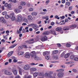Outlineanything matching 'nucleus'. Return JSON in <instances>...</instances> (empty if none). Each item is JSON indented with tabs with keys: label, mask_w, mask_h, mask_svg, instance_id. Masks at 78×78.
Returning <instances> with one entry per match:
<instances>
[{
	"label": "nucleus",
	"mask_w": 78,
	"mask_h": 78,
	"mask_svg": "<svg viewBox=\"0 0 78 78\" xmlns=\"http://www.w3.org/2000/svg\"><path fill=\"white\" fill-rule=\"evenodd\" d=\"M70 58V59H74V58H75V56H74L73 55H72L71 56Z\"/></svg>",
	"instance_id": "nucleus-44"
},
{
	"label": "nucleus",
	"mask_w": 78,
	"mask_h": 78,
	"mask_svg": "<svg viewBox=\"0 0 78 78\" xmlns=\"http://www.w3.org/2000/svg\"><path fill=\"white\" fill-rule=\"evenodd\" d=\"M13 52H14L13 51H11L9 52L7 55L8 58H9L10 56H11V55L13 54Z\"/></svg>",
	"instance_id": "nucleus-16"
},
{
	"label": "nucleus",
	"mask_w": 78,
	"mask_h": 78,
	"mask_svg": "<svg viewBox=\"0 0 78 78\" xmlns=\"http://www.w3.org/2000/svg\"><path fill=\"white\" fill-rule=\"evenodd\" d=\"M11 6H12L11 5L9 4H8L7 8H8V9H10V8H11Z\"/></svg>",
	"instance_id": "nucleus-37"
},
{
	"label": "nucleus",
	"mask_w": 78,
	"mask_h": 78,
	"mask_svg": "<svg viewBox=\"0 0 78 78\" xmlns=\"http://www.w3.org/2000/svg\"><path fill=\"white\" fill-rule=\"evenodd\" d=\"M21 12V11H20V10L17 9H16L15 10V12H16V13H19V12Z\"/></svg>",
	"instance_id": "nucleus-26"
},
{
	"label": "nucleus",
	"mask_w": 78,
	"mask_h": 78,
	"mask_svg": "<svg viewBox=\"0 0 78 78\" xmlns=\"http://www.w3.org/2000/svg\"><path fill=\"white\" fill-rule=\"evenodd\" d=\"M55 25V23L54 22H51V25H52V26H53Z\"/></svg>",
	"instance_id": "nucleus-59"
},
{
	"label": "nucleus",
	"mask_w": 78,
	"mask_h": 78,
	"mask_svg": "<svg viewBox=\"0 0 78 78\" xmlns=\"http://www.w3.org/2000/svg\"><path fill=\"white\" fill-rule=\"evenodd\" d=\"M4 39H5V40H7L8 39V37H7V35H6L5 36L4 35L3 36Z\"/></svg>",
	"instance_id": "nucleus-36"
},
{
	"label": "nucleus",
	"mask_w": 78,
	"mask_h": 78,
	"mask_svg": "<svg viewBox=\"0 0 78 78\" xmlns=\"http://www.w3.org/2000/svg\"><path fill=\"white\" fill-rule=\"evenodd\" d=\"M0 21L2 23H5L6 22V21L5 20V18L3 17H0Z\"/></svg>",
	"instance_id": "nucleus-6"
},
{
	"label": "nucleus",
	"mask_w": 78,
	"mask_h": 78,
	"mask_svg": "<svg viewBox=\"0 0 78 78\" xmlns=\"http://www.w3.org/2000/svg\"><path fill=\"white\" fill-rule=\"evenodd\" d=\"M2 14L3 16H6L7 14V12L5 11L3 12L2 13Z\"/></svg>",
	"instance_id": "nucleus-34"
},
{
	"label": "nucleus",
	"mask_w": 78,
	"mask_h": 78,
	"mask_svg": "<svg viewBox=\"0 0 78 78\" xmlns=\"http://www.w3.org/2000/svg\"><path fill=\"white\" fill-rule=\"evenodd\" d=\"M16 45H17V44H13V45L11 46H10L9 47V48H14V47H16Z\"/></svg>",
	"instance_id": "nucleus-27"
},
{
	"label": "nucleus",
	"mask_w": 78,
	"mask_h": 78,
	"mask_svg": "<svg viewBox=\"0 0 78 78\" xmlns=\"http://www.w3.org/2000/svg\"><path fill=\"white\" fill-rule=\"evenodd\" d=\"M23 78H32V76L30 75L27 76V75H25Z\"/></svg>",
	"instance_id": "nucleus-28"
},
{
	"label": "nucleus",
	"mask_w": 78,
	"mask_h": 78,
	"mask_svg": "<svg viewBox=\"0 0 78 78\" xmlns=\"http://www.w3.org/2000/svg\"><path fill=\"white\" fill-rule=\"evenodd\" d=\"M8 4L6 3L4 5V6H5V7H8Z\"/></svg>",
	"instance_id": "nucleus-55"
},
{
	"label": "nucleus",
	"mask_w": 78,
	"mask_h": 78,
	"mask_svg": "<svg viewBox=\"0 0 78 78\" xmlns=\"http://www.w3.org/2000/svg\"><path fill=\"white\" fill-rule=\"evenodd\" d=\"M74 61H78V58L76 57L74 58Z\"/></svg>",
	"instance_id": "nucleus-51"
},
{
	"label": "nucleus",
	"mask_w": 78,
	"mask_h": 78,
	"mask_svg": "<svg viewBox=\"0 0 78 78\" xmlns=\"http://www.w3.org/2000/svg\"><path fill=\"white\" fill-rule=\"evenodd\" d=\"M58 53V50H55L53 51V55L56 54V53Z\"/></svg>",
	"instance_id": "nucleus-32"
},
{
	"label": "nucleus",
	"mask_w": 78,
	"mask_h": 78,
	"mask_svg": "<svg viewBox=\"0 0 78 78\" xmlns=\"http://www.w3.org/2000/svg\"><path fill=\"white\" fill-rule=\"evenodd\" d=\"M70 56V54L69 53L66 54L64 56V58H67L69 56Z\"/></svg>",
	"instance_id": "nucleus-30"
},
{
	"label": "nucleus",
	"mask_w": 78,
	"mask_h": 78,
	"mask_svg": "<svg viewBox=\"0 0 78 78\" xmlns=\"http://www.w3.org/2000/svg\"><path fill=\"white\" fill-rule=\"evenodd\" d=\"M2 10V11H4V10H5V7H4V6H2V7H1Z\"/></svg>",
	"instance_id": "nucleus-53"
},
{
	"label": "nucleus",
	"mask_w": 78,
	"mask_h": 78,
	"mask_svg": "<svg viewBox=\"0 0 78 78\" xmlns=\"http://www.w3.org/2000/svg\"><path fill=\"white\" fill-rule=\"evenodd\" d=\"M13 62H17V60L15 59L13 60Z\"/></svg>",
	"instance_id": "nucleus-63"
},
{
	"label": "nucleus",
	"mask_w": 78,
	"mask_h": 78,
	"mask_svg": "<svg viewBox=\"0 0 78 78\" xmlns=\"http://www.w3.org/2000/svg\"><path fill=\"white\" fill-rule=\"evenodd\" d=\"M54 58L56 60H57V59H58V56H54Z\"/></svg>",
	"instance_id": "nucleus-47"
},
{
	"label": "nucleus",
	"mask_w": 78,
	"mask_h": 78,
	"mask_svg": "<svg viewBox=\"0 0 78 78\" xmlns=\"http://www.w3.org/2000/svg\"><path fill=\"white\" fill-rule=\"evenodd\" d=\"M66 45L67 47H70V44H66Z\"/></svg>",
	"instance_id": "nucleus-49"
},
{
	"label": "nucleus",
	"mask_w": 78,
	"mask_h": 78,
	"mask_svg": "<svg viewBox=\"0 0 78 78\" xmlns=\"http://www.w3.org/2000/svg\"><path fill=\"white\" fill-rule=\"evenodd\" d=\"M15 78H20V76L18 75L16 76Z\"/></svg>",
	"instance_id": "nucleus-64"
},
{
	"label": "nucleus",
	"mask_w": 78,
	"mask_h": 78,
	"mask_svg": "<svg viewBox=\"0 0 78 78\" xmlns=\"http://www.w3.org/2000/svg\"><path fill=\"white\" fill-rule=\"evenodd\" d=\"M23 47L25 48H28V47H27V46L26 45H23Z\"/></svg>",
	"instance_id": "nucleus-60"
},
{
	"label": "nucleus",
	"mask_w": 78,
	"mask_h": 78,
	"mask_svg": "<svg viewBox=\"0 0 78 78\" xmlns=\"http://www.w3.org/2000/svg\"><path fill=\"white\" fill-rule=\"evenodd\" d=\"M73 9V6H70L69 8V11H72Z\"/></svg>",
	"instance_id": "nucleus-35"
},
{
	"label": "nucleus",
	"mask_w": 78,
	"mask_h": 78,
	"mask_svg": "<svg viewBox=\"0 0 78 78\" xmlns=\"http://www.w3.org/2000/svg\"><path fill=\"white\" fill-rule=\"evenodd\" d=\"M60 67H61L63 69H64V68L66 67L65 66H64V65H62L60 66Z\"/></svg>",
	"instance_id": "nucleus-58"
},
{
	"label": "nucleus",
	"mask_w": 78,
	"mask_h": 78,
	"mask_svg": "<svg viewBox=\"0 0 78 78\" xmlns=\"http://www.w3.org/2000/svg\"><path fill=\"white\" fill-rule=\"evenodd\" d=\"M27 18L28 20H33V17L30 15L27 16Z\"/></svg>",
	"instance_id": "nucleus-20"
},
{
	"label": "nucleus",
	"mask_w": 78,
	"mask_h": 78,
	"mask_svg": "<svg viewBox=\"0 0 78 78\" xmlns=\"http://www.w3.org/2000/svg\"><path fill=\"white\" fill-rule=\"evenodd\" d=\"M60 18L61 19H64L65 18V16H60Z\"/></svg>",
	"instance_id": "nucleus-50"
},
{
	"label": "nucleus",
	"mask_w": 78,
	"mask_h": 78,
	"mask_svg": "<svg viewBox=\"0 0 78 78\" xmlns=\"http://www.w3.org/2000/svg\"><path fill=\"white\" fill-rule=\"evenodd\" d=\"M18 69L19 70V73H20V74L21 75H22V69L21 68L19 67V66H18L17 67Z\"/></svg>",
	"instance_id": "nucleus-15"
},
{
	"label": "nucleus",
	"mask_w": 78,
	"mask_h": 78,
	"mask_svg": "<svg viewBox=\"0 0 78 78\" xmlns=\"http://www.w3.org/2000/svg\"><path fill=\"white\" fill-rule=\"evenodd\" d=\"M76 27H77L76 25L75 24L71 25L70 26V28H73L74 29L75 28H76Z\"/></svg>",
	"instance_id": "nucleus-23"
},
{
	"label": "nucleus",
	"mask_w": 78,
	"mask_h": 78,
	"mask_svg": "<svg viewBox=\"0 0 78 78\" xmlns=\"http://www.w3.org/2000/svg\"><path fill=\"white\" fill-rule=\"evenodd\" d=\"M36 53L35 51H32L30 53L31 58H33L36 55Z\"/></svg>",
	"instance_id": "nucleus-9"
},
{
	"label": "nucleus",
	"mask_w": 78,
	"mask_h": 78,
	"mask_svg": "<svg viewBox=\"0 0 78 78\" xmlns=\"http://www.w3.org/2000/svg\"><path fill=\"white\" fill-rule=\"evenodd\" d=\"M62 3H66V0H62Z\"/></svg>",
	"instance_id": "nucleus-54"
},
{
	"label": "nucleus",
	"mask_w": 78,
	"mask_h": 78,
	"mask_svg": "<svg viewBox=\"0 0 78 78\" xmlns=\"http://www.w3.org/2000/svg\"><path fill=\"white\" fill-rule=\"evenodd\" d=\"M40 14H42V15H44V14H46V12H40Z\"/></svg>",
	"instance_id": "nucleus-43"
},
{
	"label": "nucleus",
	"mask_w": 78,
	"mask_h": 78,
	"mask_svg": "<svg viewBox=\"0 0 78 78\" xmlns=\"http://www.w3.org/2000/svg\"><path fill=\"white\" fill-rule=\"evenodd\" d=\"M55 19H58V20H59V19H60V18H59V16H58L56 15L55 16Z\"/></svg>",
	"instance_id": "nucleus-39"
},
{
	"label": "nucleus",
	"mask_w": 78,
	"mask_h": 78,
	"mask_svg": "<svg viewBox=\"0 0 78 78\" xmlns=\"http://www.w3.org/2000/svg\"><path fill=\"white\" fill-rule=\"evenodd\" d=\"M45 76L47 78H50L51 76V75L50 73H46L44 74Z\"/></svg>",
	"instance_id": "nucleus-11"
},
{
	"label": "nucleus",
	"mask_w": 78,
	"mask_h": 78,
	"mask_svg": "<svg viewBox=\"0 0 78 78\" xmlns=\"http://www.w3.org/2000/svg\"><path fill=\"white\" fill-rule=\"evenodd\" d=\"M23 54H24V52L23 51L19 52L17 53L18 55H19L20 56L23 55Z\"/></svg>",
	"instance_id": "nucleus-21"
},
{
	"label": "nucleus",
	"mask_w": 78,
	"mask_h": 78,
	"mask_svg": "<svg viewBox=\"0 0 78 78\" xmlns=\"http://www.w3.org/2000/svg\"><path fill=\"white\" fill-rule=\"evenodd\" d=\"M52 33V34H53V35H54V36H56V32H55V31H53Z\"/></svg>",
	"instance_id": "nucleus-46"
},
{
	"label": "nucleus",
	"mask_w": 78,
	"mask_h": 78,
	"mask_svg": "<svg viewBox=\"0 0 78 78\" xmlns=\"http://www.w3.org/2000/svg\"><path fill=\"white\" fill-rule=\"evenodd\" d=\"M60 25H64V24H65V23H63V22L62 21H61V22H60Z\"/></svg>",
	"instance_id": "nucleus-52"
},
{
	"label": "nucleus",
	"mask_w": 78,
	"mask_h": 78,
	"mask_svg": "<svg viewBox=\"0 0 78 78\" xmlns=\"http://www.w3.org/2000/svg\"><path fill=\"white\" fill-rule=\"evenodd\" d=\"M40 40L42 41V42H44L46 41L47 40V37L46 36H43L41 37L40 39Z\"/></svg>",
	"instance_id": "nucleus-3"
},
{
	"label": "nucleus",
	"mask_w": 78,
	"mask_h": 78,
	"mask_svg": "<svg viewBox=\"0 0 78 78\" xmlns=\"http://www.w3.org/2000/svg\"><path fill=\"white\" fill-rule=\"evenodd\" d=\"M63 30H69V27H64L63 28Z\"/></svg>",
	"instance_id": "nucleus-25"
},
{
	"label": "nucleus",
	"mask_w": 78,
	"mask_h": 78,
	"mask_svg": "<svg viewBox=\"0 0 78 78\" xmlns=\"http://www.w3.org/2000/svg\"><path fill=\"white\" fill-rule=\"evenodd\" d=\"M57 46L58 47H60L61 46V45L60 44H57Z\"/></svg>",
	"instance_id": "nucleus-56"
},
{
	"label": "nucleus",
	"mask_w": 78,
	"mask_h": 78,
	"mask_svg": "<svg viewBox=\"0 0 78 78\" xmlns=\"http://www.w3.org/2000/svg\"><path fill=\"white\" fill-rule=\"evenodd\" d=\"M5 18L7 19H9V16L8 15H6L5 16Z\"/></svg>",
	"instance_id": "nucleus-42"
},
{
	"label": "nucleus",
	"mask_w": 78,
	"mask_h": 78,
	"mask_svg": "<svg viewBox=\"0 0 78 78\" xmlns=\"http://www.w3.org/2000/svg\"><path fill=\"white\" fill-rule=\"evenodd\" d=\"M37 14L36 12H33L31 13L32 16H37Z\"/></svg>",
	"instance_id": "nucleus-33"
},
{
	"label": "nucleus",
	"mask_w": 78,
	"mask_h": 78,
	"mask_svg": "<svg viewBox=\"0 0 78 78\" xmlns=\"http://www.w3.org/2000/svg\"><path fill=\"white\" fill-rule=\"evenodd\" d=\"M50 34V32L48 31H45L43 33L44 35H48Z\"/></svg>",
	"instance_id": "nucleus-29"
},
{
	"label": "nucleus",
	"mask_w": 78,
	"mask_h": 78,
	"mask_svg": "<svg viewBox=\"0 0 78 78\" xmlns=\"http://www.w3.org/2000/svg\"><path fill=\"white\" fill-rule=\"evenodd\" d=\"M57 75L58 77L60 78H62L63 76H64V74L62 73H59L57 74Z\"/></svg>",
	"instance_id": "nucleus-13"
},
{
	"label": "nucleus",
	"mask_w": 78,
	"mask_h": 78,
	"mask_svg": "<svg viewBox=\"0 0 78 78\" xmlns=\"http://www.w3.org/2000/svg\"><path fill=\"white\" fill-rule=\"evenodd\" d=\"M38 26L37 25L34 23L30 24L28 26V27H32V28L35 30L37 28Z\"/></svg>",
	"instance_id": "nucleus-2"
},
{
	"label": "nucleus",
	"mask_w": 78,
	"mask_h": 78,
	"mask_svg": "<svg viewBox=\"0 0 78 78\" xmlns=\"http://www.w3.org/2000/svg\"><path fill=\"white\" fill-rule=\"evenodd\" d=\"M45 58L46 59H47V60H48L49 59H50V57L49 56H46L45 57Z\"/></svg>",
	"instance_id": "nucleus-45"
},
{
	"label": "nucleus",
	"mask_w": 78,
	"mask_h": 78,
	"mask_svg": "<svg viewBox=\"0 0 78 78\" xmlns=\"http://www.w3.org/2000/svg\"><path fill=\"white\" fill-rule=\"evenodd\" d=\"M4 73L7 75H12V73L10 72L9 70H6L4 72Z\"/></svg>",
	"instance_id": "nucleus-7"
},
{
	"label": "nucleus",
	"mask_w": 78,
	"mask_h": 78,
	"mask_svg": "<svg viewBox=\"0 0 78 78\" xmlns=\"http://www.w3.org/2000/svg\"><path fill=\"white\" fill-rule=\"evenodd\" d=\"M41 47H42V46L41 45L38 46L36 47L38 49H41Z\"/></svg>",
	"instance_id": "nucleus-40"
},
{
	"label": "nucleus",
	"mask_w": 78,
	"mask_h": 78,
	"mask_svg": "<svg viewBox=\"0 0 78 78\" xmlns=\"http://www.w3.org/2000/svg\"><path fill=\"white\" fill-rule=\"evenodd\" d=\"M45 53H46V55H49V52H48L46 51L45 52Z\"/></svg>",
	"instance_id": "nucleus-61"
},
{
	"label": "nucleus",
	"mask_w": 78,
	"mask_h": 78,
	"mask_svg": "<svg viewBox=\"0 0 78 78\" xmlns=\"http://www.w3.org/2000/svg\"><path fill=\"white\" fill-rule=\"evenodd\" d=\"M29 10L30 11H33L34 9H33V8H30L29 9Z\"/></svg>",
	"instance_id": "nucleus-48"
},
{
	"label": "nucleus",
	"mask_w": 78,
	"mask_h": 78,
	"mask_svg": "<svg viewBox=\"0 0 78 78\" xmlns=\"http://www.w3.org/2000/svg\"><path fill=\"white\" fill-rule=\"evenodd\" d=\"M20 5L21 6H25L26 5V3L23 1H22L20 2Z\"/></svg>",
	"instance_id": "nucleus-19"
},
{
	"label": "nucleus",
	"mask_w": 78,
	"mask_h": 78,
	"mask_svg": "<svg viewBox=\"0 0 78 78\" xmlns=\"http://www.w3.org/2000/svg\"><path fill=\"white\" fill-rule=\"evenodd\" d=\"M18 48L20 49H22V48H23V47H22V46H20L18 47Z\"/></svg>",
	"instance_id": "nucleus-62"
},
{
	"label": "nucleus",
	"mask_w": 78,
	"mask_h": 78,
	"mask_svg": "<svg viewBox=\"0 0 78 78\" xmlns=\"http://www.w3.org/2000/svg\"><path fill=\"white\" fill-rule=\"evenodd\" d=\"M39 66L40 67H43V66H44V65L42 64H40L39 65Z\"/></svg>",
	"instance_id": "nucleus-57"
},
{
	"label": "nucleus",
	"mask_w": 78,
	"mask_h": 78,
	"mask_svg": "<svg viewBox=\"0 0 78 78\" xmlns=\"http://www.w3.org/2000/svg\"><path fill=\"white\" fill-rule=\"evenodd\" d=\"M32 58V59H34L35 60V61H39V60H41V58L36 55Z\"/></svg>",
	"instance_id": "nucleus-8"
},
{
	"label": "nucleus",
	"mask_w": 78,
	"mask_h": 78,
	"mask_svg": "<svg viewBox=\"0 0 78 78\" xmlns=\"http://www.w3.org/2000/svg\"><path fill=\"white\" fill-rule=\"evenodd\" d=\"M12 72L14 75H16L17 74V71L15 69H13Z\"/></svg>",
	"instance_id": "nucleus-14"
},
{
	"label": "nucleus",
	"mask_w": 78,
	"mask_h": 78,
	"mask_svg": "<svg viewBox=\"0 0 78 78\" xmlns=\"http://www.w3.org/2000/svg\"><path fill=\"white\" fill-rule=\"evenodd\" d=\"M9 18L11 19L12 21H13L16 19V17L14 16V13H11L9 16Z\"/></svg>",
	"instance_id": "nucleus-1"
},
{
	"label": "nucleus",
	"mask_w": 78,
	"mask_h": 78,
	"mask_svg": "<svg viewBox=\"0 0 78 78\" xmlns=\"http://www.w3.org/2000/svg\"><path fill=\"white\" fill-rule=\"evenodd\" d=\"M30 70L31 72H35V71H36V70H37V69L33 67L31 68Z\"/></svg>",
	"instance_id": "nucleus-18"
},
{
	"label": "nucleus",
	"mask_w": 78,
	"mask_h": 78,
	"mask_svg": "<svg viewBox=\"0 0 78 78\" xmlns=\"http://www.w3.org/2000/svg\"><path fill=\"white\" fill-rule=\"evenodd\" d=\"M65 5H68V6H69L70 5V3L67 1L66 2Z\"/></svg>",
	"instance_id": "nucleus-31"
},
{
	"label": "nucleus",
	"mask_w": 78,
	"mask_h": 78,
	"mask_svg": "<svg viewBox=\"0 0 78 78\" xmlns=\"http://www.w3.org/2000/svg\"><path fill=\"white\" fill-rule=\"evenodd\" d=\"M42 19H45L46 20H48L49 18H48V16H43L42 17Z\"/></svg>",
	"instance_id": "nucleus-17"
},
{
	"label": "nucleus",
	"mask_w": 78,
	"mask_h": 78,
	"mask_svg": "<svg viewBox=\"0 0 78 78\" xmlns=\"http://www.w3.org/2000/svg\"><path fill=\"white\" fill-rule=\"evenodd\" d=\"M38 63H34L32 62L30 64L31 66H36V65H37Z\"/></svg>",
	"instance_id": "nucleus-38"
},
{
	"label": "nucleus",
	"mask_w": 78,
	"mask_h": 78,
	"mask_svg": "<svg viewBox=\"0 0 78 78\" xmlns=\"http://www.w3.org/2000/svg\"><path fill=\"white\" fill-rule=\"evenodd\" d=\"M23 20L24 22H26V23H28V20L27 18H24L23 19Z\"/></svg>",
	"instance_id": "nucleus-41"
},
{
	"label": "nucleus",
	"mask_w": 78,
	"mask_h": 78,
	"mask_svg": "<svg viewBox=\"0 0 78 78\" xmlns=\"http://www.w3.org/2000/svg\"><path fill=\"white\" fill-rule=\"evenodd\" d=\"M25 58H30V54L28 52H26L25 55Z\"/></svg>",
	"instance_id": "nucleus-10"
},
{
	"label": "nucleus",
	"mask_w": 78,
	"mask_h": 78,
	"mask_svg": "<svg viewBox=\"0 0 78 78\" xmlns=\"http://www.w3.org/2000/svg\"><path fill=\"white\" fill-rule=\"evenodd\" d=\"M30 66L28 64H26L24 66L23 69L25 70H28L30 69Z\"/></svg>",
	"instance_id": "nucleus-4"
},
{
	"label": "nucleus",
	"mask_w": 78,
	"mask_h": 78,
	"mask_svg": "<svg viewBox=\"0 0 78 78\" xmlns=\"http://www.w3.org/2000/svg\"><path fill=\"white\" fill-rule=\"evenodd\" d=\"M33 41H34V39H32L30 40L29 41H26V42H27L28 44H33V43H34Z\"/></svg>",
	"instance_id": "nucleus-12"
},
{
	"label": "nucleus",
	"mask_w": 78,
	"mask_h": 78,
	"mask_svg": "<svg viewBox=\"0 0 78 78\" xmlns=\"http://www.w3.org/2000/svg\"><path fill=\"white\" fill-rule=\"evenodd\" d=\"M17 20L18 22H22V15H18L17 16Z\"/></svg>",
	"instance_id": "nucleus-5"
},
{
	"label": "nucleus",
	"mask_w": 78,
	"mask_h": 78,
	"mask_svg": "<svg viewBox=\"0 0 78 78\" xmlns=\"http://www.w3.org/2000/svg\"><path fill=\"white\" fill-rule=\"evenodd\" d=\"M38 75H39V73L37 72H35L33 73V75L34 77H37Z\"/></svg>",
	"instance_id": "nucleus-24"
},
{
	"label": "nucleus",
	"mask_w": 78,
	"mask_h": 78,
	"mask_svg": "<svg viewBox=\"0 0 78 78\" xmlns=\"http://www.w3.org/2000/svg\"><path fill=\"white\" fill-rule=\"evenodd\" d=\"M56 30L57 31H61L62 30V28L60 27H58L56 29Z\"/></svg>",
	"instance_id": "nucleus-22"
}]
</instances>
